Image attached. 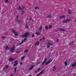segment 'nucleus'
I'll use <instances>...</instances> for the list:
<instances>
[{
    "label": "nucleus",
    "mask_w": 76,
    "mask_h": 76,
    "mask_svg": "<svg viewBox=\"0 0 76 76\" xmlns=\"http://www.w3.org/2000/svg\"><path fill=\"white\" fill-rule=\"evenodd\" d=\"M73 42L70 43V45H73Z\"/></svg>",
    "instance_id": "40"
},
{
    "label": "nucleus",
    "mask_w": 76,
    "mask_h": 76,
    "mask_svg": "<svg viewBox=\"0 0 76 76\" xmlns=\"http://www.w3.org/2000/svg\"><path fill=\"white\" fill-rule=\"evenodd\" d=\"M12 32H13V34H14V33L16 32V31H15V30H13V29H12Z\"/></svg>",
    "instance_id": "19"
},
{
    "label": "nucleus",
    "mask_w": 76,
    "mask_h": 76,
    "mask_svg": "<svg viewBox=\"0 0 76 76\" xmlns=\"http://www.w3.org/2000/svg\"><path fill=\"white\" fill-rule=\"evenodd\" d=\"M25 58V56H23V57H22L21 59V60H22L23 59H24Z\"/></svg>",
    "instance_id": "23"
},
{
    "label": "nucleus",
    "mask_w": 76,
    "mask_h": 76,
    "mask_svg": "<svg viewBox=\"0 0 76 76\" xmlns=\"http://www.w3.org/2000/svg\"><path fill=\"white\" fill-rule=\"evenodd\" d=\"M48 27L47 26H46L45 27V29H48Z\"/></svg>",
    "instance_id": "26"
},
{
    "label": "nucleus",
    "mask_w": 76,
    "mask_h": 76,
    "mask_svg": "<svg viewBox=\"0 0 76 76\" xmlns=\"http://www.w3.org/2000/svg\"><path fill=\"white\" fill-rule=\"evenodd\" d=\"M0 9H1V8L0 7Z\"/></svg>",
    "instance_id": "57"
},
{
    "label": "nucleus",
    "mask_w": 76,
    "mask_h": 76,
    "mask_svg": "<svg viewBox=\"0 0 76 76\" xmlns=\"http://www.w3.org/2000/svg\"><path fill=\"white\" fill-rule=\"evenodd\" d=\"M28 24H27L26 26V28L27 29H28Z\"/></svg>",
    "instance_id": "29"
},
{
    "label": "nucleus",
    "mask_w": 76,
    "mask_h": 76,
    "mask_svg": "<svg viewBox=\"0 0 76 76\" xmlns=\"http://www.w3.org/2000/svg\"><path fill=\"white\" fill-rule=\"evenodd\" d=\"M19 22L18 23V24H19V22H20V21H21V20H19Z\"/></svg>",
    "instance_id": "46"
},
{
    "label": "nucleus",
    "mask_w": 76,
    "mask_h": 76,
    "mask_svg": "<svg viewBox=\"0 0 76 76\" xmlns=\"http://www.w3.org/2000/svg\"><path fill=\"white\" fill-rule=\"evenodd\" d=\"M39 44V42L38 41L36 43V45H38Z\"/></svg>",
    "instance_id": "20"
},
{
    "label": "nucleus",
    "mask_w": 76,
    "mask_h": 76,
    "mask_svg": "<svg viewBox=\"0 0 76 76\" xmlns=\"http://www.w3.org/2000/svg\"><path fill=\"white\" fill-rule=\"evenodd\" d=\"M14 50H15V48H12L11 49V51L12 53H13Z\"/></svg>",
    "instance_id": "11"
},
{
    "label": "nucleus",
    "mask_w": 76,
    "mask_h": 76,
    "mask_svg": "<svg viewBox=\"0 0 76 76\" xmlns=\"http://www.w3.org/2000/svg\"><path fill=\"white\" fill-rule=\"evenodd\" d=\"M51 28V25H49V28Z\"/></svg>",
    "instance_id": "43"
},
{
    "label": "nucleus",
    "mask_w": 76,
    "mask_h": 76,
    "mask_svg": "<svg viewBox=\"0 0 76 76\" xmlns=\"http://www.w3.org/2000/svg\"><path fill=\"white\" fill-rule=\"evenodd\" d=\"M33 68H34V66L33 65L31 66L30 68L29 69V70H31Z\"/></svg>",
    "instance_id": "12"
},
{
    "label": "nucleus",
    "mask_w": 76,
    "mask_h": 76,
    "mask_svg": "<svg viewBox=\"0 0 76 76\" xmlns=\"http://www.w3.org/2000/svg\"><path fill=\"white\" fill-rule=\"evenodd\" d=\"M29 33L27 32L22 35V37H23V38H26V37H28V36H29Z\"/></svg>",
    "instance_id": "1"
},
{
    "label": "nucleus",
    "mask_w": 76,
    "mask_h": 76,
    "mask_svg": "<svg viewBox=\"0 0 76 76\" xmlns=\"http://www.w3.org/2000/svg\"><path fill=\"white\" fill-rule=\"evenodd\" d=\"M16 53H19V52H16Z\"/></svg>",
    "instance_id": "50"
},
{
    "label": "nucleus",
    "mask_w": 76,
    "mask_h": 76,
    "mask_svg": "<svg viewBox=\"0 0 76 76\" xmlns=\"http://www.w3.org/2000/svg\"><path fill=\"white\" fill-rule=\"evenodd\" d=\"M40 34V32H37L36 33V35H39V34Z\"/></svg>",
    "instance_id": "13"
},
{
    "label": "nucleus",
    "mask_w": 76,
    "mask_h": 76,
    "mask_svg": "<svg viewBox=\"0 0 76 76\" xmlns=\"http://www.w3.org/2000/svg\"><path fill=\"white\" fill-rule=\"evenodd\" d=\"M5 48H5L6 50H9V48L8 47L6 46Z\"/></svg>",
    "instance_id": "21"
},
{
    "label": "nucleus",
    "mask_w": 76,
    "mask_h": 76,
    "mask_svg": "<svg viewBox=\"0 0 76 76\" xmlns=\"http://www.w3.org/2000/svg\"><path fill=\"white\" fill-rule=\"evenodd\" d=\"M10 76H13V74L11 75Z\"/></svg>",
    "instance_id": "52"
},
{
    "label": "nucleus",
    "mask_w": 76,
    "mask_h": 76,
    "mask_svg": "<svg viewBox=\"0 0 76 76\" xmlns=\"http://www.w3.org/2000/svg\"><path fill=\"white\" fill-rule=\"evenodd\" d=\"M18 18H19L18 15H17L16 16L17 19L16 20H15V22H18Z\"/></svg>",
    "instance_id": "14"
},
{
    "label": "nucleus",
    "mask_w": 76,
    "mask_h": 76,
    "mask_svg": "<svg viewBox=\"0 0 76 76\" xmlns=\"http://www.w3.org/2000/svg\"><path fill=\"white\" fill-rule=\"evenodd\" d=\"M4 69H5V68H4L3 69H4Z\"/></svg>",
    "instance_id": "53"
},
{
    "label": "nucleus",
    "mask_w": 76,
    "mask_h": 76,
    "mask_svg": "<svg viewBox=\"0 0 76 76\" xmlns=\"http://www.w3.org/2000/svg\"><path fill=\"white\" fill-rule=\"evenodd\" d=\"M51 17V15H49L47 16V18H50Z\"/></svg>",
    "instance_id": "27"
},
{
    "label": "nucleus",
    "mask_w": 76,
    "mask_h": 76,
    "mask_svg": "<svg viewBox=\"0 0 76 76\" xmlns=\"http://www.w3.org/2000/svg\"><path fill=\"white\" fill-rule=\"evenodd\" d=\"M41 70V69L40 68H39L37 69V71H39V70Z\"/></svg>",
    "instance_id": "45"
},
{
    "label": "nucleus",
    "mask_w": 76,
    "mask_h": 76,
    "mask_svg": "<svg viewBox=\"0 0 76 76\" xmlns=\"http://www.w3.org/2000/svg\"><path fill=\"white\" fill-rule=\"evenodd\" d=\"M5 37L4 36H2V39H5Z\"/></svg>",
    "instance_id": "35"
},
{
    "label": "nucleus",
    "mask_w": 76,
    "mask_h": 76,
    "mask_svg": "<svg viewBox=\"0 0 76 76\" xmlns=\"http://www.w3.org/2000/svg\"><path fill=\"white\" fill-rule=\"evenodd\" d=\"M68 13L69 14H71V11L70 10H68Z\"/></svg>",
    "instance_id": "25"
},
{
    "label": "nucleus",
    "mask_w": 76,
    "mask_h": 76,
    "mask_svg": "<svg viewBox=\"0 0 76 76\" xmlns=\"http://www.w3.org/2000/svg\"><path fill=\"white\" fill-rule=\"evenodd\" d=\"M22 43H23V41H22L21 42L19 43V45H21V44H22Z\"/></svg>",
    "instance_id": "36"
},
{
    "label": "nucleus",
    "mask_w": 76,
    "mask_h": 76,
    "mask_svg": "<svg viewBox=\"0 0 76 76\" xmlns=\"http://www.w3.org/2000/svg\"><path fill=\"white\" fill-rule=\"evenodd\" d=\"M43 72H44V71H43H43H42L40 72V73H39L40 74V75H41V74H42V73H43Z\"/></svg>",
    "instance_id": "33"
},
{
    "label": "nucleus",
    "mask_w": 76,
    "mask_h": 76,
    "mask_svg": "<svg viewBox=\"0 0 76 76\" xmlns=\"http://www.w3.org/2000/svg\"><path fill=\"white\" fill-rule=\"evenodd\" d=\"M34 73H37V70H35L34 72Z\"/></svg>",
    "instance_id": "49"
},
{
    "label": "nucleus",
    "mask_w": 76,
    "mask_h": 76,
    "mask_svg": "<svg viewBox=\"0 0 76 76\" xmlns=\"http://www.w3.org/2000/svg\"><path fill=\"white\" fill-rule=\"evenodd\" d=\"M17 68L16 67H15L14 69V73H16V71H17Z\"/></svg>",
    "instance_id": "18"
},
{
    "label": "nucleus",
    "mask_w": 76,
    "mask_h": 76,
    "mask_svg": "<svg viewBox=\"0 0 76 76\" xmlns=\"http://www.w3.org/2000/svg\"><path fill=\"white\" fill-rule=\"evenodd\" d=\"M40 75L41 74H40L39 73L37 75V76H40Z\"/></svg>",
    "instance_id": "44"
},
{
    "label": "nucleus",
    "mask_w": 76,
    "mask_h": 76,
    "mask_svg": "<svg viewBox=\"0 0 76 76\" xmlns=\"http://www.w3.org/2000/svg\"><path fill=\"white\" fill-rule=\"evenodd\" d=\"M47 61V58H45L44 60L43 61L42 63V65L43 66L45 62Z\"/></svg>",
    "instance_id": "4"
},
{
    "label": "nucleus",
    "mask_w": 76,
    "mask_h": 76,
    "mask_svg": "<svg viewBox=\"0 0 76 76\" xmlns=\"http://www.w3.org/2000/svg\"><path fill=\"white\" fill-rule=\"evenodd\" d=\"M42 39H45V37H43V38L42 39H40L39 40V41H42Z\"/></svg>",
    "instance_id": "28"
},
{
    "label": "nucleus",
    "mask_w": 76,
    "mask_h": 76,
    "mask_svg": "<svg viewBox=\"0 0 76 76\" xmlns=\"http://www.w3.org/2000/svg\"><path fill=\"white\" fill-rule=\"evenodd\" d=\"M14 35H15V36H17V35H18V33L15 32V33H14Z\"/></svg>",
    "instance_id": "22"
},
{
    "label": "nucleus",
    "mask_w": 76,
    "mask_h": 76,
    "mask_svg": "<svg viewBox=\"0 0 76 76\" xmlns=\"http://www.w3.org/2000/svg\"><path fill=\"white\" fill-rule=\"evenodd\" d=\"M20 65H22L23 64V63L21 62L20 63Z\"/></svg>",
    "instance_id": "42"
},
{
    "label": "nucleus",
    "mask_w": 76,
    "mask_h": 76,
    "mask_svg": "<svg viewBox=\"0 0 76 76\" xmlns=\"http://www.w3.org/2000/svg\"><path fill=\"white\" fill-rule=\"evenodd\" d=\"M64 64L65 66H67V62H66V61L65 62Z\"/></svg>",
    "instance_id": "32"
},
{
    "label": "nucleus",
    "mask_w": 76,
    "mask_h": 76,
    "mask_svg": "<svg viewBox=\"0 0 76 76\" xmlns=\"http://www.w3.org/2000/svg\"><path fill=\"white\" fill-rule=\"evenodd\" d=\"M34 9L35 10H37V9H39V8L38 7H35Z\"/></svg>",
    "instance_id": "24"
},
{
    "label": "nucleus",
    "mask_w": 76,
    "mask_h": 76,
    "mask_svg": "<svg viewBox=\"0 0 76 76\" xmlns=\"http://www.w3.org/2000/svg\"><path fill=\"white\" fill-rule=\"evenodd\" d=\"M70 20H71V19H69L68 20H64L63 21V23H66L67 22H69Z\"/></svg>",
    "instance_id": "3"
},
{
    "label": "nucleus",
    "mask_w": 76,
    "mask_h": 76,
    "mask_svg": "<svg viewBox=\"0 0 76 76\" xmlns=\"http://www.w3.org/2000/svg\"><path fill=\"white\" fill-rule=\"evenodd\" d=\"M25 8V7H23L22 8H21L20 7H18V10H22Z\"/></svg>",
    "instance_id": "8"
},
{
    "label": "nucleus",
    "mask_w": 76,
    "mask_h": 76,
    "mask_svg": "<svg viewBox=\"0 0 76 76\" xmlns=\"http://www.w3.org/2000/svg\"><path fill=\"white\" fill-rule=\"evenodd\" d=\"M56 67L55 66H54L53 67V71H55V70H56Z\"/></svg>",
    "instance_id": "17"
},
{
    "label": "nucleus",
    "mask_w": 76,
    "mask_h": 76,
    "mask_svg": "<svg viewBox=\"0 0 76 76\" xmlns=\"http://www.w3.org/2000/svg\"><path fill=\"white\" fill-rule=\"evenodd\" d=\"M41 63V62H38L37 64V65H38V64H40Z\"/></svg>",
    "instance_id": "41"
},
{
    "label": "nucleus",
    "mask_w": 76,
    "mask_h": 76,
    "mask_svg": "<svg viewBox=\"0 0 76 76\" xmlns=\"http://www.w3.org/2000/svg\"><path fill=\"white\" fill-rule=\"evenodd\" d=\"M75 22H76V20H75Z\"/></svg>",
    "instance_id": "55"
},
{
    "label": "nucleus",
    "mask_w": 76,
    "mask_h": 76,
    "mask_svg": "<svg viewBox=\"0 0 76 76\" xmlns=\"http://www.w3.org/2000/svg\"><path fill=\"white\" fill-rule=\"evenodd\" d=\"M5 0V2L6 3H7L8 2V0Z\"/></svg>",
    "instance_id": "37"
},
{
    "label": "nucleus",
    "mask_w": 76,
    "mask_h": 76,
    "mask_svg": "<svg viewBox=\"0 0 76 76\" xmlns=\"http://www.w3.org/2000/svg\"><path fill=\"white\" fill-rule=\"evenodd\" d=\"M59 41V39H57V42H58Z\"/></svg>",
    "instance_id": "48"
},
{
    "label": "nucleus",
    "mask_w": 76,
    "mask_h": 76,
    "mask_svg": "<svg viewBox=\"0 0 76 76\" xmlns=\"http://www.w3.org/2000/svg\"><path fill=\"white\" fill-rule=\"evenodd\" d=\"M13 60H14V59L12 58H10L9 59L8 61H13Z\"/></svg>",
    "instance_id": "9"
},
{
    "label": "nucleus",
    "mask_w": 76,
    "mask_h": 76,
    "mask_svg": "<svg viewBox=\"0 0 76 76\" xmlns=\"http://www.w3.org/2000/svg\"><path fill=\"white\" fill-rule=\"evenodd\" d=\"M47 45H48L47 47L48 48L50 47V46H52V45H51V43H50V42L48 43H47Z\"/></svg>",
    "instance_id": "5"
},
{
    "label": "nucleus",
    "mask_w": 76,
    "mask_h": 76,
    "mask_svg": "<svg viewBox=\"0 0 76 76\" xmlns=\"http://www.w3.org/2000/svg\"><path fill=\"white\" fill-rule=\"evenodd\" d=\"M42 26H41L39 28V30H41V29H42Z\"/></svg>",
    "instance_id": "30"
},
{
    "label": "nucleus",
    "mask_w": 76,
    "mask_h": 76,
    "mask_svg": "<svg viewBox=\"0 0 76 76\" xmlns=\"http://www.w3.org/2000/svg\"><path fill=\"white\" fill-rule=\"evenodd\" d=\"M29 76H32V75H30Z\"/></svg>",
    "instance_id": "54"
},
{
    "label": "nucleus",
    "mask_w": 76,
    "mask_h": 76,
    "mask_svg": "<svg viewBox=\"0 0 76 76\" xmlns=\"http://www.w3.org/2000/svg\"><path fill=\"white\" fill-rule=\"evenodd\" d=\"M52 61L53 60L51 59H50L49 61H48L47 63H46V65H47L48 64H50L51 62H52Z\"/></svg>",
    "instance_id": "2"
},
{
    "label": "nucleus",
    "mask_w": 76,
    "mask_h": 76,
    "mask_svg": "<svg viewBox=\"0 0 76 76\" xmlns=\"http://www.w3.org/2000/svg\"><path fill=\"white\" fill-rule=\"evenodd\" d=\"M27 40V38H25L24 39V40L23 41H23V42H25L26 41V40Z\"/></svg>",
    "instance_id": "16"
},
{
    "label": "nucleus",
    "mask_w": 76,
    "mask_h": 76,
    "mask_svg": "<svg viewBox=\"0 0 76 76\" xmlns=\"http://www.w3.org/2000/svg\"><path fill=\"white\" fill-rule=\"evenodd\" d=\"M29 51V50H27L24 51V53H28V52Z\"/></svg>",
    "instance_id": "34"
},
{
    "label": "nucleus",
    "mask_w": 76,
    "mask_h": 76,
    "mask_svg": "<svg viewBox=\"0 0 76 76\" xmlns=\"http://www.w3.org/2000/svg\"><path fill=\"white\" fill-rule=\"evenodd\" d=\"M34 34H33L31 36L32 37V38H34Z\"/></svg>",
    "instance_id": "38"
},
{
    "label": "nucleus",
    "mask_w": 76,
    "mask_h": 76,
    "mask_svg": "<svg viewBox=\"0 0 76 76\" xmlns=\"http://www.w3.org/2000/svg\"><path fill=\"white\" fill-rule=\"evenodd\" d=\"M15 64H14L13 65V66H16V65H18V61H15Z\"/></svg>",
    "instance_id": "7"
},
{
    "label": "nucleus",
    "mask_w": 76,
    "mask_h": 76,
    "mask_svg": "<svg viewBox=\"0 0 76 76\" xmlns=\"http://www.w3.org/2000/svg\"><path fill=\"white\" fill-rule=\"evenodd\" d=\"M15 45H14L13 47L12 48H15Z\"/></svg>",
    "instance_id": "47"
},
{
    "label": "nucleus",
    "mask_w": 76,
    "mask_h": 76,
    "mask_svg": "<svg viewBox=\"0 0 76 76\" xmlns=\"http://www.w3.org/2000/svg\"><path fill=\"white\" fill-rule=\"evenodd\" d=\"M32 22H34V20H32Z\"/></svg>",
    "instance_id": "56"
},
{
    "label": "nucleus",
    "mask_w": 76,
    "mask_h": 76,
    "mask_svg": "<svg viewBox=\"0 0 76 76\" xmlns=\"http://www.w3.org/2000/svg\"><path fill=\"white\" fill-rule=\"evenodd\" d=\"M66 18V16L65 15H61L60 16L59 18L60 19H63L64 18Z\"/></svg>",
    "instance_id": "6"
},
{
    "label": "nucleus",
    "mask_w": 76,
    "mask_h": 76,
    "mask_svg": "<svg viewBox=\"0 0 76 76\" xmlns=\"http://www.w3.org/2000/svg\"><path fill=\"white\" fill-rule=\"evenodd\" d=\"M17 1L18 0H17Z\"/></svg>",
    "instance_id": "58"
},
{
    "label": "nucleus",
    "mask_w": 76,
    "mask_h": 76,
    "mask_svg": "<svg viewBox=\"0 0 76 76\" xmlns=\"http://www.w3.org/2000/svg\"><path fill=\"white\" fill-rule=\"evenodd\" d=\"M32 20V18H30L29 20Z\"/></svg>",
    "instance_id": "51"
},
{
    "label": "nucleus",
    "mask_w": 76,
    "mask_h": 76,
    "mask_svg": "<svg viewBox=\"0 0 76 76\" xmlns=\"http://www.w3.org/2000/svg\"><path fill=\"white\" fill-rule=\"evenodd\" d=\"M59 31H64V30L62 28H60L59 29Z\"/></svg>",
    "instance_id": "15"
},
{
    "label": "nucleus",
    "mask_w": 76,
    "mask_h": 76,
    "mask_svg": "<svg viewBox=\"0 0 76 76\" xmlns=\"http://www.w3.org/2000/svg\"><path fill=\"white\" fill-rule=\"evenodd\" d=\"M76 66V63H75L72 65V67H75V66Z\"/></svg>",
    "instance_id": "10"
},
{
    "label": "nucleus",
    "mask_w": 76,
    "mask_h": 76,
    "mask_svg": "<svg viewBox=\"0 0 76 76\" xmlns=\"http://www.w3.org/2000/svg\"><path fill=\"white\" fill-rule=\"evenodd\" d=\"M23 13H24V11H23L21 12V14L22 15H23Z\"/></svg>",
    "instance_id": "39"
},
{
    "label": "nucleus",
    "mask_w": 76,
    "mask_h": 76,
    "mask_svg": "<svg viewBox=\"0 0 76 76\" xmlns=\"http://www.w3.org/2000/svg\"><path fill=\"white\" fill-rule=\"evenodd\" d=\"M5 68L7 69H8V68H9V66L7 65H6L5 66Z\"/></svg>",
    "instance_id": "31"
}]
</instances>
